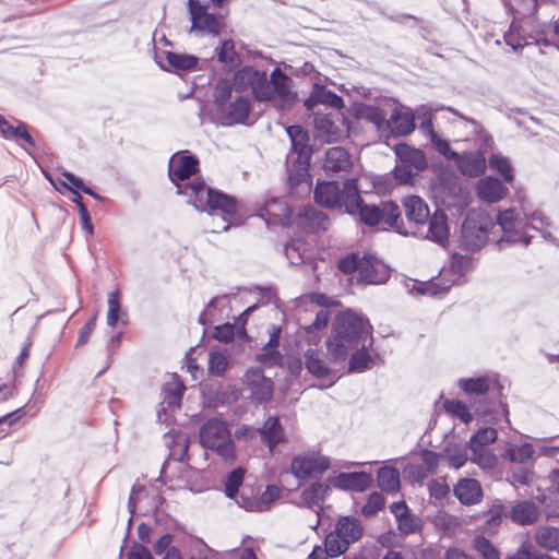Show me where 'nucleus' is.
I'll return each instance as SVG.
<instances>
[{
  "instance_id": "9d476101",
  "label": "nucleus",
  "mask_w": 559,
  "mask_h": 559,
  "mask_svg": "<svg viewBox=\"0 0 559 559\" xmlns=\"http://www.w3.org/2000/svg\"><path fill=\"white\" fill-rule=\"evenodd\" d=\"M492 222L484 212H469L462 225L461 243L468 250L480 249L488 240Z\"/></svg>"
},
{
  "instance_id": "8fccbe9b",
  "label": "nucleus",
  "mask_w": 559,
  "mask_h": 559,
  "mask_svg": "<svg viewBox=\"0 0 559 559\" xmlns=\"http://www.w3.org/2000/svg\"><path fill=\"white\" fill-rule=\"evenodd\" d=\"M498 432L492 427H484L477 430L469 439L467 447H487L497 440Z\"/></svg>"
},
{
  "instance_id": "a878e982",
  "label": "nucleus",
  "mask_w": 559,
  "mask_h": 559,
  "mask_svg": "<svg viewBox=\"0 0 559 559\" xmlns=\"http://www.w3.org/2000/svg\"><path fill=\"white\" fill-rule=\"evenodd\" d=\"M319 104L326 105L335 109L344 107V102L341 96L330 90H326L324 86L314 84L304 105L308 110H313V108Z\"/></svg>"
},
{
  "instance_id": "6e6d98bb",
  "label": "nucleus",
  "mask_w": 559,
  "mask_h": 559,
  "mask_svg": "<svg viewBox=\"0 0 559 559\" xmlns=\"http://www.w3.org/2000/svg\"><path fill=\"white\" fill-rule=\"evenodd\" d=\"M420 171H415L411 167H407L404 163L397 159V164L394 168L393 175L395 180L402 185H413L415 177Z\"/></svg>"
},
{
  "instance_id": "f257e3e1",
  "label": "nucleus",
  "mask_w": 559,
  "mask_h": 559,
  "mask_svg": "<svg viewBox=\"0 0 559 559\" xmlns=\"http://www.w3.org/2000/svg\"><path fill=\"white\" fill-rule=\"evenodd\" d=\"M250 94L258 100H269L278 109L290 107L296 93L290 90V79L275 68L270 76L253 67L238 70L233 80H221L213 91V108L222 124L243 123L251 109Z\"/></svg>"
},
{
  "instance_id": "de8ad7c7",
  "label": "nucleus",
  "mask_w": 559,
  "mask_h": 559,
  "mask_svg": "<svg viewBox=\"0 0 559 559\" xmlns=\"http://www.w3.org/2000/svg\"><path fill=\"white\" fill-rule=\"evenodd\" d=\"M368 348H355L356 352L349 359L348 372H364L372 367V358L368 353Z\"/></svg>"
},
{
  "instance_id": "c85d7f7f",
  "label": "nucleus",
  "mask_w": 559,
  "mask_h": 559,
  "mask_svg": "<svg viewBox=\"0 0 559 559\" xmlns=\"http://www.w3.org/2000/svg\"><path fill=\"white\" fill-rule=\"evenodd\" d=\"M395 155L401 163L415 171H423L427 167V158L423 151L407 144H397L394 147Z\"/></svg>"
},
{
  "instance_id": "c9c22d12",
  "label": "nucleus",
  "mask_w": 559,
  "mask_h": 559,
  "mask_svg": "<svg viewBox=\"0 0 559 559\" xmlns=\"http://www.w3.org/2000/svg\"><path fill=\"white\" fill-rule=\"evenodd\" d=\"M330 487L323 483H313L301 492L302 503L309 508L320 507Z\"/></svg>"
},
{
  "instance_id": "473e14b6",
  "label": "nucleus",
  "mask_w": 559,
  "mask_h": 559,
  "mask_svg": "<svg viewBox=\"0 0 559 559\" xmlns=\"http://www.w3.org/2000/svg\"><path fill=\"white\" fill-rule=\"evenodd\" d=\"M265 215L274 223L288 225L292 224V211L283 199H272L265 203Z\"/></svg>"
},
{
  "instance_id": "49530a36",
  "label": "nucleus",
  "mask_w": 559,
  "mask_h": 559,
  "mask_svg": "<svg viewBox=\"0 0 559 559\" xmlns=\"http://www.w3.org/2000/svg\"><path fill=\"white\" fill-rule=\"evenodd\" d=\"M229 365L226 352L212 350L209 354L207 370L211 374L222 377L226 372Z\"/></svg>"
},
{
  "instance_id": "9b49d317",
  "label": "nucleus",
  "mask_w": 559,
  "mask_h": 559,
  "mask_svg": "<svg viewBox=\"0 0 559 559\" xmlns=\"http://www.w3.org/2000/svg\"><path fill=\"white\" fill-rule=\"evenodd\" d=\"M331 467V460L316 450H308L295 455L290 462V473L300 480L322 475Z\"/></svg>"
},
{
  "instance_id": "a211bd4d",
  "label": "nucleus",
  "mask_w": 559,
  "mask_h": 559,
  "mask_svg": "<svg viewBox=\"0 0 559 559\" xmlns=\"http://www.w3.org/2000/svg\"><path fill=\"white\" fill-rule=\"evenodd\" d=\"M415 116L411 108L396 106L388 119V128L395 135H407L415 129Z\"/></svg>"
},
{
  "instance_id": "f03ea898",
  "label": "nucleus",
  "mask_w": 559,
  "mask_h": 559,
  "mask_svg": "<svg viewBox=\"0 0 559 559\" xmlns=\"http://www.w3.org/2000/svg\"><path fill=\"white\" fill-rule=\"evenodd\" d=\"M370 331L369 322L361 316L350 310L340 313L334 320L333 334L328 341L330 361L343 364L354 348L371 347Z\"/></svg>"
},
{
  "instance_id": "e433bc0d",
  "label": "nucleus",
  "mask_w": 559,
  "mask_h": 559,
  "mask_svg": "<svg viewBox=\"0 0 559 559\" xmlns=\"http://www.w3.org/2000/svg\"><path fill=\"white\" fill-rule=\"evenodd\" d=\"M377 479L379 487L384 491L396 492L400 489V473L394 467H381Z\"/></svg>"
},
{
  "instance_id": "4be33fe9",
  "label": "nucleus",
  "mask_w": 559,
  "mask_h": 559,
  "mask_svg": "<svg viewBox=\"0 0 559 559\" xmlns=\"http://www.w3.org/2000/svg\"><path fill=\"white\" fill-rule=\"evenodd\" d=\"M454 496L465 506L478 503L483 498L480 483L474 478H462L454 486Z\"/></svg>"
},
{
  "instance_id": "37998d69",
  "label": "nucleus",
  "mask_w": 559,
  "mask_h": 559,
  "mask_svg": "<svg viewBox=\"0 0 559 559\" xmlns=\"http://www.w3.org/2000/svg\"><path fill=\"white\" fill-rule=\"evenodd\" d=\"M306 247V242L301 239H292L286 245L285 254L292 264L299 265L308 260L309 255Z\"/></svg>"
},
{
  "instance_id": "0e129e2a",
  "label": "nucleus",
  "mask_w": 559,
  "mask_h": 559,
  "mask_svg": "<svg viewBox=\"0 0 559 559\" xmlns=\"http://www.w3.org/2000/svg\"><path fill=\"white\" fill-rule=\"evenodd\" d=\"M61 175L68 180V182L60 181L61 186L69 189L72 193L78 194L80 191H84L86 186L83 181L70 171H62Z\"/></svg>"
},
{
  "instance_id": "4c0bfd02",
  "label": "nucleus",
  "mask_w": 559,
  "mask_h": 559,
  "mask_svg": "<svg viewBox=\"0 0 559 559\" xmlns=\"http://www.w3.org/2000/svg\"><path fill=\"white\" fill-rule=\"evenodd\" d=\"M534 448L531 443L510 445L503 453V457L512 463L526 464L533 459Z\"/></svg>"
},
{
  "instance_id": "20e7f679",
  "label": "nucleus",
  "mask_w": 559,
  "mask_h": 559,
  "mask_svg": "<svg viewBox=\"0 0 559 559\" xmlns=\"http://www.w3.org/2000/svg\"><path fill=\"white\" fill-rule=\"evenodd\" d=\"M405 216L412 227L408 235H420L437 243L444 245L449 238V226L447 215L442 212H435L430 217L429 207L418 195H407L403 199Z\"/></svg>"
},
{
  "instance_id": "2f4dec72",
  "label": "nucleus",
  "mask_w": 559,
  "mask_h": 559,
  "mask_svg": "<svg viewBox=\"0 0 559 559\" xmlns=\"http://www.w3.org/2000/svg\"><path fill=\"white\" fill-rule=\"evenodd\" d=\"M305 366L307 370L317 378H324L334 371L330 364L322 359V355L318 349L309 348L305 352Z\"/></svg>"
},
{
  "instance_id": "cd10ccee",
  "label": "nucleus",
  "mask_w": 559,
  "mask_h": 559,
  "mask_svg": "<svg viewBox=\"0 0 559 559\" xmlns=\"http://www.w3.org/2000/svg\"><path fill=\"white\" fill-rule=\"evenodd\" d=\"M510 519L519 525H532L538 521L540 510L533 501H520L509 512Z\"/></svg>"
},
{
  "instance_id": "a18cd8bd",
  "label": "nucleus",
  "mask_w": 559,
  "mask_h": 559,
  "mask_svg": "<svg viewBox=\"0 0 559 559\" xmlns=\"http://www.w3.org/2000/svg\"><path fill=\"white\" fill-rule=\"evenodd\" d=\"M459 386L467 394L484 395L490 388V379L487 377L461 379Z\"/></svg>"
},
{
  "instance_id": "58836bf2",
  "label": "nucleus",
  "mask_w": 559,
  "mask_h": 559,
  "mask_svg": "<svg viewBox=\"0 0 559 559\" xmlns=\"http://www.w3.org/2000/svg\"><path fill=\"white\" fill-rule=\"evenodd\" d=\"M488 164L490 169L499 174L506 182L510 183L513 181V167L509 158L500 153L492 154L488 159Z\"/></svg>"
},
{
  "instance_id": "e2e57ef3",
  "label": "nucleus",
  "mask_w": 559,
  "mask_h": 559,
  "mask_svg": "<svg viewBox=\"0 0 559 559\" xmlns=\"http://www.w3.org/2000/svg\"><path fill=\"white\" fill-rule=\"evenodd\" d=\"M504 41L513 50H518L519 48H522L527 44L526 40L520 35L518 28L514 25H511L509 32L504 34Z\"/></svg>"
},
{
  "instance_id": "a19ab883",
  "label": "nucleus",
  "mask_w": 559,
  "mask_h": 559,
  "mask_svg": "<svg viewBox=\"0 0 559 559\" xmlns=\"http://www.w3.org/2000/svg\"><path fill=\"white\" fill-rule=\"evenodd\" d=\"M0 133L5 139L23 140L32 146L35 144L32 135L28 133L26 126L23 122H19L14 127L8 120H5L0 127Z\"/></svg>"
},
{
  "instance_id": "3c124183",
  "label": "nucleus",
  "mask_w": 559,
  "mask_h": 559,
  "mask_svg": "<svg viewBox=\"0 0 559 559\" xmlns=\"http://www.w3.org/2000/svg\"><path fill=\"white\" fill-rule=\"evenodd\" d=\"M245 477V469L237 467L231 471L225 481V493L228 498H236L239 487L242 485Z\"/></svg>"
},
{
  "instance_id": "f3484780",
  "label": "nucleus",
  "mask_w": 559,
  "mask_h": 559,
  "mask_svg": "<svg viewBox=\"0 0 559 559\" xmlns=\"http://www.w3.org/2000/svg\"><path fill=\"white\" fill-rule=\"evenodd\" d=\"M185 390L182 381L176 374L170 376L163 386V401L160 408L157 411L158 420H163L162 413L166 414L167 411H173L180 406Z\"/></svg>"
},
{
  "instance_id": "09e8293b",
  "label": "nucleus",
  "mask_w": 559,
  "mask_h": 559,
  "mask_svg": "<svg viewBox=\"0 0 559 559\" xmlns=\"http://www.w3.org/2000/svg\"><path fill=\"white\" fill-rule=\"evenodd\" d=\"M166 59L168 64L173 67L175 70H193L198 64V58L193 55L188 53H177L168 51L166 52Z\"/></svg>"
},
{
  "instance_id": "774afa93",
  "label": "nucleus",
  "mask_w": 559,
  "mask_h": 559,
  "mask_svg": "<svg viewBox=\"0 0 559 559\" xmlns=\"http://www.w3.org/2000/svg\"><path fill=\"white\" fill-rule=\"evenodd\" d=\"M360 258L357 254L348 255L340 261L338 267L344 273L357 272L359 274Z\"/></svg>"
},
{
  "instance_id": "0eeeda50",
  "label": "nucleus",
  "mask_w": 559,
  "mask_h": 559,
  "mask_svg": "<svg viewBox=\"0 0 559 559\" xmlns=\"http://www.w3.org/2000/svg\"><path fill=\"white\" fill-rule=\"evenodd\" d=\"M347 213L352 215L358 214L361 222L366 225L376 226L383 224L403 236L408 235L401 217L399 206L391 201L381 202L379 205H364L360 194L358 193L357 209Z\"/></svg>"
},
{
  "instance_id": "c03bdc74",
  "label": "nucleus",
  "mask_w": 559,
  "mask_h": 559,
  "mask_svg": "<svg viewBox=\"0 0 559 559\" xmlns=\"http://www.w3.org/2000/svg\"><path fill=\"white\" fill-rule=\"evenodd\" d=\"M358 116L360 119H364L374 124L378 130L382 129L384 126L388 127V119L385 112L376 106L362 105L358 109Z\"/></svg>"
},
{
  "instance_id": "5701e85b",
  "label": "nucleus",
  "mask_w": 559,
  "mask_h": 559,
  "mask_svg": "<svg viewBox=\"0 0 559 559\" xmlns=\"http://www.w3.org/2000/svg\"><path fill=\"white\" fill-rule=\"evenodd\" d=\"M372 475L367 472L341 473L335 478V486L344 490L362 492L372 485Z\"/></svg>"
},
{
  "instance_id": "412c9836",
  "label": "nucleus",
  "mask_w": 559,
  "mask_h": 559,
  "mask_svg": "<svg viewBox=\"0 0 559 559\" xmlns=\"http://www.w3.org/2000/svg\"><path fill=\"white\" fill-rule=\"evenodd\" d=\"M477 197L487 203H495L508 194V188L500 180L488 176L480 179L476 186Z\"/></svg>"
},
{
  "instance_id": "f704fd0d",
  "label": "nucleus",
  "mask_w": 559,
  "mask_h": 559,
  "mask_svg": "<svg viewBox=\"0 0 559 559\" xmlns=\"http://www.w3.org/2000/svg\"><path fill=\"white\" fill-rule=\"evenodd\" d=\"M469 460L483 471H492L498 462L496 454L487 447H468Z\"/></svg>"
},
{
  "instance_id": "5fc2aeb1",
  "label": "nucleus",
  "mask_w": 559,
  "mask_h": 559,
  "mask_svg": "<svg viewBox=\"0 0 559 559\" xmlns=\"http://www.w3.org/2000/svg\"><path fill=\"white\" fill-rule=\"evenodd\" d=\"M448 110L451 111L453 115L457 116L460 119L464 120L467 124H469L471 132L475 135H479L483 139L485 146H491V144H492L491 136L488 135L487 133H485L483 127L476 120L463 116L462 114H460L459 111H456L455 109H453L451 107H449Z\"/></svg>"
},
{
  "instance_id": "2eb2a0df",
  "label": "nucleus",
  "mask_w": 559,
  "mask_h": 559,
  "mask_svg": "<svg viewBox=\"0 0 559 559\" xmlns=\"http://www.w3.org/2000/svg\"><path fill=\"white\" fill-rule=\"evenodd\" d=\"M243 382L251 393V397L258 402L269 401L273 393V382L263 376L259 369H249L243 376Z\"/></svg>"
},
{
  "instance_id": "338daca9",
  "label": "nucleus",
  "mask_w": 559,
  "mask_h": 559,
  "mask_svg": "<svg viewBox=\"0 0 559 559\" xmlns=\"http://www.w3.org/2000/svg\"><path fill=\"white\" fill-rule=\"evenodd\" d=\"M511 479L513 484L530 485L533 480V472L527 467H518L512 471Z\"/></svg>"
},
{
  "instance_id": "39448f33",
  "label": "nucleus",
  "mask_w": 559,
  "mask_h": 559,
  "mask_svg": "<svg viewBox=\"0 0 559 559\" xmlns=\"http://www.w3.org/2000/svg\"><path fill=\"white\" fill-rule=\"evenodd\" d=\"M364 535V526L360 520L353 515L337 519L334 528L325 536V552L330 558H336L345 554L349 546L358 542Z\"/></svg>"
},
{
  "instance_id": "4468645a",
  "label": "nucleus",
  "mask_w": 559,
  "mask_h": 559,
  "mask_svg": "<svg viewBox=\"0 0 559 559\" xmlns=\"http://www.w3.org/2000/svg\"><path fill=\"white\" fill-rule=\"evenodd\" d=\"M390 277V270L381 261L370 255L360 258L358 281L365 284L379 285Z\"/></svg>"
},
{
  "instance_id": "dca6fc26",
  "label": "nucleus",
  "mask_w": 559,
  "mask_h": 559,
  "mask_svg": "<svg viewBox=\"0 0 559 559\" xmlns=\"http://www.w3.org/2000/svg\"><path fill=\"white\" fill-rule=\"evenodd\" d=\"M198 159L190 155L175 154L169 160V178L178 188L179 186H188L189 183H180L195 174Z\"/></svg>"
},
{
  "instance_id": "72a5a7b5",
  "label": "nucleus",
  "mask_w": 559,
  "mask_h": 559,
  "mask_svg": "<svg viewBox=\"0 0 559 559\" xmlns=\"http://www.w3.org/2000/svg\"><path fill=\"white\" fill-rule=\"evenodd\" d=\"M287 134L290 139L293 151L298 154V159H308L310 150L307 132L300 126H290L287 128Z\"/></svg>"
},
{
  "instance_id": "ea45409f",
  "label": "nucleus",
  "mask_w": 559,
  "mask_h": 559,
  "mask_svg": "<svg viewBox=\"0 0 559 559\" xmlns=\"http://www.w3.org/2000/svg\"><path fill=\"white\" fill-rule=\"evenodd\" d=\"M442 460L449 466L459 469L468 460L466 448L460 444L447 445L442 453Z\"/></svg>"
},
{
  "instance_id": "ddd939ff",
  "label": "nucleus",
  "mask_w": 559,
  "mask_h": 559,
  "mask_svg": "<svg viewBox=\"0 0 559 559\" xmlns=\"http://www.w3.org/2000/svg\"><path fill=\"white\" fill-rule=\"evenodd\" d=\"M190 19L192 22L191 29H199L212 35H217L221 29L218 17L207 12L205 5L198 0H188Z\"/></svg>"
},
{
  "instance_id": "680f3d73",
  "label": "nucleus",
  "mask_w": 559,
  "mask_h": 559,
  "mask_svg": "<svg viewBox=\"0 0 559 559\" xmlns=\"http://www.w3.org/2000/svg\"><path fill=\"white\" fill-rule=\"evenodd\" d=\"M280 496V489L276 486H267L263 493L258 498L260 512L270 508L271 503Z\"/></svg>"
},
{
  "instance_id": "13d9d810",
  "label": "nucleus",
  "mask_w": 559,
  "mask_h": 559,
  "mask_svg": "<svg viewBox=\"0 0 559 559\" xmlns=\"http://www.w3.org/2000/svg\"><path fill=\"white\" fill-rule=\"evenodd\" d=\"M384 506V498L379 492H372L369 495L366 504L361 509V513L367 516H373Z\"/></svg>"
},
{
  "instance_id": "6e6552de",
  "label": "nucleus",
  "mask_w": 559,
  "mask_h": 559,
  "mask_svg": "<svg viewBox=\"0 0 559 559\" xmlns=\"http://www.w3.org/2000/svg\"><path fill=\"white\" fill-rule=\"evenodd\" d=\"M200 443L224 461H235V444L227 424L218 418L205 421L200 428Z\"/></svg>"
},
{
  "instance_id": "1a4fd4ad",
  "label": "nucleus",
  "mask_w": 559,
  "mask_h": 559,
  "mask_svg": "<svg viewBox=\"0 0 559 559\" xmlns=\"http://www.w3.org/2000/svg\"><path fill=\"white\" fill-rule=\"evenodd\" d=\"M497 224L500 226L503 236L498 240L500 249L509 243H522L527 246L531 237L527 235V223L524 215L514 209L499 212Z\"/></svg>"
},
{
  "instance_id": "c756f323",
  "label": "nucleus",
  "mask_w": 559,
  "mask_h": 559,
  "mask_svg": "<svg viewBox=\"0 0 559 559\" xmlns=\"http://www.w3.org/2000/svg\"><path fill=\"white\" fill-rule=\"evenodd\" d=\"M535 544L546 551L559 555V527L540 525L534 532Z\"/></svg>"
},
{
  "instance_id": "aec40b11",
  "label": "nucleus",
  "mask_w": 559,
  "mask_h": 559,
  "mask_svg": "<svg viewBox=\"0 0 559 559\" xmlns=\"http://www.w3.org/2000/svg\"><path fill=\"white\" fill-rule=\"evenodd\" d=\"M257 431L271 452L286 441L285 430L277 417L269 416Z\"/></svg>"
},
{
  "instance_id": "423d86ee",
  "label": "nucleus",
  "mask_w": 559,
  "mask_h": 559,
  "mask_svg": "<svg viewBox=\"0 0 559 559\" xmlns=\"http://www.w3.org/2000/svg\"><path fill=\"white\" fill-rule=\"evenodd\" d=\"M314 199L325 207L335 209L344 206L346 212H353L357 209V179L346 180L343 183V189L335 181L318 182L314 189Z\"/></svg>"
},
{
  "instance_id": "6ab92c4d",
  "label": "nucleus",
  "mask_w": 559,
  "mask_h": 559,
  "mask_svg": "<svg viewBox=\"0 0 559 559\" xmlns=\"http://www.w3.org/2000/svg\"><path fill=\"white\" fill-rule=\"evenodd\" d=\"M293 223L311 233L326 230L330 225L326 214L313 206H306Z\"/></svg>"
},
{
  "instance_id": "bb28decb",
  "label": "nucleus",
  "mask_w": 559,
  "mask_h": 559,
  "mask_svg": "<svg viewBox=\"0 0 559 559\" xmlns=\"http://www.w3.org/2000/svg\"><path fill=\"white\" fill-rule=\"evenodd\" d=\"M395 516L399 531L404 534L415 533L420 527V520L411 514L404 501L394 502L390 507Z\"/></svg>"
},
{
  "instance_id": "69168bd1",
  "label": "nucleus",
  "mask_w": 559,
  "mask_h": 559,
  "mask_svg": "<svg viewBox=\"0 0 559 559\" xmlns=\"http://www.w3.org/2000/svg\"><path fill=\"white\" fill-rule=\"evenodd\" d=\"M440 460H442V454H438L432 451H424L421 454V465L428 471L429 474L437 471Z\"/></svg>"
},
{
  "instance_id": "79ce46f5",
  "label": "nucleus",
  "mask_w": 559,
  "mask_h": 559,
  "mask_svg": "<svg viewBox=\"0 0 559 559\" xmlns=\"http://www.w3.org/2000/svg\"><path fill=\"white\" fill-rule=\"evenodd\" d=\"M120 296L121 295L118 289L108 293V296H107L108 309H107L106 321H107V325H109L111 328H115L117 325L118 321L121 320L123 317H126V313L121 310Z\"/></svg>"
},
{
  "instance_id": "bf43d9fd",
  "label": "nucleus",
  "mask_w": 559,
  "mask_h": 559,
  "mask_svg": "<svg viewBox=\"0 0 559 559\" xmlns=\"http://www.w3.org/2000/svg\"><path fill=\"white\" fill-rule=\"evenodd\" d=\"M523 215L527 223V229L533 228L543 231L544 227L549 225L547 217L542 211H534L531 215L523 213Z\"/></svg>"
},
{
  "instance_id": "393cba45",
  "label": "nucleus",
  "mask_w": 559,
  "mask_h": 559,
  "mask_svg": "<svg viewBox=\"0 0 559 559\" xmlns=\"http://www.w3.org/2000/svg\"><path fill=\"white\" fill-rule=\"evenodd\" d=\"M353 167L347 151L340 146L330 147L325 152L323 168L326 173H346Z\"/></svg>"
},
{
  "instance_id": "7ed1b4c3",
  "label": "nucleus",
  "mask_w": 559,
  "mask_h": 559,
  "mask_svg": "<svg viewBox=\"0 0 559 559\" xmlns=\"http://www.w3.org/2000/svg\"><path fill=\"white\" fill-rule=\"evenodd\" d=\"M178 194L188 197V203L192 204L195 209L207 211L211 216L221 218L224 225L221 229H216V231H227L231 226L241 224L236 200L223 192L206 187L203 181L179 186Z\"/></svg>"
},
{
  "instance_id": "4d7b16f0",
  "label": "nucleus",
  "mask_w": 559,
  "mask_h": 559,
  "mask_svg": "<svg viewBox=\"0 0 559 559\" xmlns=\"http://www.w3.org/2000/svg\"><path fill=\"white\" fill-rule=\"evenodd\" d=\"M474 547L484 559H499L498 550L483 536L474 539Z\"/></svg>"
},
{
  "instance_id": "052dcab7",
  "label": "nucleus",
  "mask_w": 559,
  "mask_h": 559,
  "mask_svg": "<svg viewBox=\"0 0 559 559\" xmlns=\"http://www.w3.org/2000/svg\"><path fill=\"white\" fill-rule=\"evenodd\" d=\"M435 150L442 154L447 159L454 160L457 157V153L454 152L447 140L441 139L438 134L432 135L430 139Z\"/></svg>"
},
{
  "instance_id": "864d4df0",
  "label": "nucleus",
  "mask_w": 559,
  "mask_h": 559,
  "mask_svg": "<svg viewBox=\"0 0 559 559\" xmlns=\"http://www.w3.org/2000/svg\"><path fill=\"white\" fill-rule=\"evenodd\" d=\"M444 408L453 417L459 418L465 424H468L473 418L466 405L460 401H447Z\"/></svg>"
},
{
  "instance_id": "7c9ffc66",
  "label": "nucleus",
  "mask_w": 559,
  "mask_h": 559,
  "mask_svg": "<svg viewBox=\"0 0 559 559\" xmlns=\"http://www.w3.org/2000/svg\"><path fill=\"white\" fill-rule=\"evenodd\" d=\"M281 328L277 325H272L269 329V340L264 345V353L257 356V359L264 365H274L277 364L281 359V354L277 352L276 347L280 343L281 336Z\"/></svg>"
},
{
  "instance_id": "603ef678",
  "label": "nucleus",
  "mask_w": 559,
  "mask_h": 559,
  "mask_svg": "<svg viewBox=\"0 0 559 559\" xmlns=\"http://www.w3.org/2000/svg\"><path fill=\"white\" fill-rule=\"evenodd\" d=\"M216 50L217 59L219 62L228 64L230 67H234L237 63L238 57L235 51V45L233 40H224Z\"/></svg>"
},
{
  "instance_id": "f8f14e48",
  "label": "nucleus",
  "mask_w": 559,
  "mask_h": 559,
  "mask_svg": "<svg viewBox=\"0 0 559 559\" xmlns=\"http://www.w3.org/2000/svg\"><path fill=\"white\" fill-rule=\"evenodd\" d=\"M468 261L460 255H453L451 263V272H453V278L444 281L443 277L433 278L429 282H423L415 285L416 292L420 295L427 296H439L445 294L450 287L455 284L466 271Z\"/></svg>"
},
{
  "instance_id": "b1692460",
  "label": "nucleus",
  "mask_w": 559,
  "mask_h": 559,
  "mask_svg": "<svg viewBox=\"0 0 559 559\" xmlns=\"http://www.w3.org/2000/svg\"><path fill=\"white\" fill-rule=\"evenodd\" d=\"M454 160L461 173L468 177H478L486 170V158L481 152L457 154Z\"/></svg>"
}]
</instances>
